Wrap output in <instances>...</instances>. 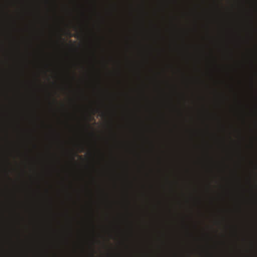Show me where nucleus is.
Returning a JSON list of instances; mask_svg holds the SVG:
<instances>
[{
  "mask_svg": "<svg viewBox=\"0 0 257 257\" xmlns=\"http://www.w3.org/2000/svg\"><path fill=\"white\" fill-rule=\"evenodd\" d=\"M140 257H147L148 253L146 250L145 240V219L146 214V209L144 205L140 209Z\"/></svg>",
  "mask_w": 257,
  "mask_h": 257,
  "instance_id": "obj_3",
  "label": "nucleus"
},
{
  "mask_svg": "<svg viewBox=\"0 0 257 257\" xmlns=\"http://www.w3.org/2000/svg\"><path fill=\"white\" fill-rule=\"evenodd\" d=\"M125 11L126 14L125 15H0V16H128V0H125Z\"/></svg>",
  "mask_w": 257,
  "mask_h": 257,
  "instance_id": "obj_4",
  "label": "nucleus"
},
{
  "mask_svg": "<svg viewBox=\"0 0 257 257\" xmlns=\"http://www.w3.org/2000/svg\"><path fill=\"white\" fill-rule=\"evenodd\" d=\"M152 0H137L139 5L141 7H144L150 3Z\"/></svg>",
  "mask_w": 257,
  "mask_h": 257,
  "instance_id": "obj_6",
  "label": "nucleus"
},
{
  "mask_svg": "<svg viewBox=\"0 0 257 257\" xmlns=\"http://www.w3.org/2000/svg\"><path fill=\"white\" fill-rule=\"evenodd\" d=\"M139 122H140V137L141 141L142 142V144L140 146V148L141 149L142 152L139 154V161L140 162V164L139 166V171L140 174H141V193L140 196L141 200L144 201V199L146 197V186L144 182V178L143 177V175L145 174V176H148V174L146 173V170L147 168V164L146 160L143 156V153L146 152V149L145 148V144L146 143L148 142V138L146 135V125L145 122L142 119L141 117L139 118Z\"/></svg>",
  "mask_w": 257,
  "mask_h": 257,
  "instance_id": "obj_2",
  "label": "nucleus"
},
{
  "mask_svg": "<svg viewBox=\"0 0 257 257\" xmlns=\"http://www.w3.org/2000/svg\"><path fill=\"white\" fill-rule=\"evenodd\" d=\"M142 106H142V105L141 104V108H142Z\"/></svg>",
  "mask_w": 257,
  "mask_h": 257,
  "instance_id": "obj_7",
  "label": "nucleus"
},
{
  "mask_svg": "<svg viewBox=\"0 0 257 257\" xmlns=\"http://www.w3.org/2000/svg\"><path fill=\"white\" fill-rule=\"evenodd\" d=\"M131 16H231V15H135L133 13L132 8V0H130V17Z\"/></svg>",
  "mask_w": 257,
  "mask_h": 257,
  "instance_id": "obj_5",
  "label": "nucleus"
},
{
  "mask_svg": "<svg viewBox=\"0 0 257 257\" xmlns=\"http://www.w3.org/2000/svg\"><path fill=\"white\" fill-rule=\"evenodd\" d=\"M150 33V30L144 25H141L138 28V46L139 55L141 57L139 68V78L141 81L140 96L141 99L145 100H148V97L146 93L147 85L143 79V71L145 70L149 62L148 49L149 46L147 42L148 40Z\"/></svg>",
  "mask_w": 257,
  "mask_h": 257,
  "instance_id": "obj_1",
  "label": "nucleus"
}]
</instances>
